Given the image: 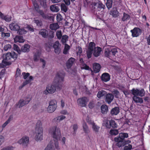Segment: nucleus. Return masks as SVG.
<instances>
[{
	"instance_id": "obj_1",
	"label": "nucleus",
	"mask_w": 150,
	"mask_h": 150,
	"mask_svg": "<svg viewBox=\"0 0 150 150\" xmlns=\"http://www.w3.org/2000/svg\"><path fill=\"white\" fill-rule=\"evenodd\" d=\"M64 76V74L57 73L54 78L52 83L47 85L46 89L43 91V93L46 95L49 94H52L55 92L56 90H61Z\"/></svg>"
},
{
	"instance_id": "obj_2",
	"label": "nucleus",
	"mask_w": 150,
	"mask_h": 150,
	"mask_svg": "<svg viewBox=\"0 0 150 150\" xmlns=\"http://www.w3.org/2000/svg\"><path fill=\"white\" fill-rule=\"evenodd\" d=\"M17 57V55L14 52H12L11 53H7L3 57L4 59L1 63H0V67L4 68V67L10 65L11 62L13 60L12 59L15 60Z\"/></svg>"
},
{
	"instance_id": "obj_3",
	"label": "nucleus",
	"mask_w": 150,
	"mask_h": 150,
	"mask_svg": "<svg viewBox=\"0 0 150 150\" xmlns=\"http://www.w3.org/2000/svg\"><path fill=\"white\" fill-rule=\"evenodd\" d=\"M35 139L37 141H41L43 139V129L41 122L38 121L36 124L35 129Z\"/></svg>"
},
{
	"instance_id": "obj_4",
	"label": "nucleus",
	"mask_w": 150,
	"mask_h": 150,
	"mask_svg": "<svg viewBox=\"0 0 150 150\" xmlns=\"http://www.w3.org/2000/svg\"><path fill=\"white\" fill-rule=\"evenodd\" d=\"M49 132L52 137L58 141L60 140L61 136L60 129L56 126L50 127L49 129Z\"/></svg>"
},
{
	"instance_id": "obj_5",
	"label": "nucleus",
	"mask_w": 150,
	"mask_h": 150,
	"mask_svg": "<svg viewBox=\"0 0 150 150\" xmlns=\"http://www.w3.org/2000/svg\"><path fill=\"white\" fill-rule=\"evenodd\" d=\"M128 135L127 133H120L118 137H115L114 141L117 142V145L119 147L124 146L126 143L125 141V138L128 137Z\"/></svg>"
},
{
	"instance_id": "obj_6",
	"label": "nucleus",
	"mask_w": 150,
	"mask_h": 150,
	"mask_svg": "<svg viewBox=\"0 0 150 150\" xmlns=\"http://www.w3.org/2000/svg\"><path fill=\"white\" fill-rule=\"evenodd\" d=\"M105 56L109 58L112 55L115 56L117 52V48L112 46H108L105 47Z\"/></svg>"
},
{
	"instance_id": "obj_7",
	"label": "nucleus",
	"mask_w": 150,
	"mask_h": 150,
	"mask_svg": "<svg viewBox=\"0 0 150 150\" xmlns=\"http://www.w3.org/2000/svg\"><path fill=\"white\" fill-rule=\"evenodd\" d=\"M105 6L101 3L97 4L93 3V6L92 7V11L95 14H100V12H102L104 9Z\"/></svg>"
},
{
	"instance_id": "obj_8",
	"label": "nucleus",
	"mask_w": 150,
	"mask_h": 150,
	"mask_svg": "<svg viewBox=\"0 0 150 150\" xmlns=\"http://www.w3.org/2000/svg\"><path fill=\"white\" fill-rule=\"evenodd\" d=\"M60 149L58 141L53 140L50 142L44 150H59Z\"/></svg>"
},
{
	"instance_id": "obj_9",
	"label": "nucleus",
	"mask_w": 150,
	"mask_h": 150,
	"mask_svg": "<svg viewBox=\"0 0 150 150\" xmlns=\"http://www.w3.org/2000/svg\"><path fill=\"white\" fill-rule=\"evenodd\" d=\"M57 102L55 100H52L49 102V105L47 109L49 113H52L56 110L57 107Z\"/></svg>"
},
{
	"instance_id": "obj_10",
	"label": "nucleus",
	"mask_w": 150,
	"mask_h": 150,
	"mask_svg": "<svg viewBox=\"0 0 150 150\" xmlns=\"http://www.w3.org/2000/svg\"><path fill=\"white\" fill-rule=\"evenodd\" d=\"M94 42H90L88 45V47L86 51V54L88 58L91 57L93 52L96 47Z\"/></svg>"
},
{
	"instance_id": "obj_11",
	"label": "nucleus",
	"mask_w": 150,
	"mask_h": 150,
	"mask_svg": "<svg viewBox=\"0 0 150 150\" xmlns=\"http://www.w3.org/2000/svg\"><path fill=\"white\" fill-rule=\"evenodd\" d=\"M86 121L89 124L92 125V129L94 132L96 133H98L99 132L100 127L96 125L90 118L88 117L86 119Z\"/></svg>"
},
{
	"instance_id": "obj_12",
	"label": "nucleus",
	"mask_w": 150,
	"mask_h": 150,
	"mask_svg": "<svg viewBox=\"0 0 150 150\" xmlns=\"http://www.w3.org/2000/svg\"><path fill=\"white\" fill-rule=\"evenodd\" d=\"M131 91L134 96H139L142 97L144 95L145 92L144 89L140 90L137 88H133Z\"/></svg>"
},
{
	"instance_id": "obj_13",
	"label": "nucleus",
	"mask_w": 150,
	"mask_h": 150,
	"mask_svg": "<svg viewBox=\"0 0 150 150\" xmlns=\"http://www.w3.org/2000/svg\"><path fill=\"white\" fill-rule=\"evenodd\" d=\"M31 100V98L29 97H26L24 99H21L17 104V106L19 108L22 107L25 105L28 104Z\"/></svg>"
},
{
	"instance_id": "obj_14",
	"label": "nucleus",
	"mask_w": 150,
	"mask_h": 150,
	"mask_svg": "<svg viewBox=\"0 0 150 150\" xmlns=\"http://www.w3.org/2000/svg\"><path fill=\"white\" fill-rule=\"evenodd\" d=\"M29 142V138L26 136L23 137L17 142V143L20 144L24 146H27Z\"/></svg>"
},
{
	"instance_id": "obj_15",
	"label": "nucleus",
	"mask_w": 150,
	"mask_h": 150,
	"mask_svg": "<svg viewBox=\"0 0 150 150\" xmlns=\"http://www.w3.org/2000/svg\"><path fill=\"white\" fill-rule=\"evenodd\" d=\"M88 101V99L86 97H83L77 100V103L78 105L82 107L85 106Z\"/></svg>"
},
{
	"instance_id": "obj_16",
	"label": "nucleus",
	"mask_w": 150,
	"mask_h": 150,
	"mask_svg": "<svg viewBox=\"0 0 150 150\" xmlns=\"http://www.w3.org/2000/svg\"><path fill=\"white\" fill-rule=\"evenodd\" d=\"M130 32L132 33V36L133 37L139 36L142 33V31L139 28L136 27L131 30Z\"/></svg>"
},
{
	"instance_id": "obj_17",
	"label": "nucleus",
	"mask_w": 150,
	"mask_h": 150,
	"mask_svg": "<svg viewBox=\"0 0 150 150\" xmlns=\"http://www.w3.org/2000/svg\"><path fill=\"white\" fill-rule=\"evenodd\" d=\"M110 14L112 16L113 18H117L119 16V13L117 8H113L110 11Z\"/></svg>"
},
{
	"instance_id": "obj_18",
	"label": "nucleus",
	"mask_w": 150,
	"mask_h": 150,
	"mask_svg": "<svg viewBox=\"0 0 150 150\" xmlns=\"http://www.w3.org/2000/svg\"><path fill=\"white\" fill-rule=\"evenodd\" d=\"M101 78L103 81L107 82L110 79V76L108 73H105L102 74Z\"/></svg>"
},
{
	"instance_id": "obj_19",
	"label": "nucleus",
	"mask_w": 150,
	"mask_h": 150,
	"mask_svg": "<svg viewBox=\"0 0 150 150\" xmlns=\"http://www.w3.org/2000/svg\"><path fill=\"white\" fill-rule=\"evenodd\" d=\"M60 6V4H53L50 6V8L52 12H57L59 10Z\"/></svg>"
},
{
	"instance_id": "obj_20",
	"label": "nucleus",
	"mask_w": 150,
	"mask_h": 150,
	"mask_svg": "<svg viewBox=\"0 0 150 150\" xmlns=\"http://www.w3.org/2000/svg\"><path fill=\"white\" fill-rule=\"evenodd\" d=\"M102 51V49L100 47H97L93 52V55L95 57H98L100 56Z\"/></svg>"
},
{
	"instance_id": "obj_21",
	"label": "nucleus",
	"mask_w": 150,
	"mask_h": 150,
	"mask_svg": "<svg viewBox=\"0 0 150 150\" xmlns=\"http://www.w3.org/2000/svg\"><path fill=\"white\" fill-rule=\"evenodd\" d=\"M33 77L32 76H30L28 79H27L22 84L21 86L19 87V89H21L25 85L30 83L33 80Z\"/></svg>"
},
{
	"instance_id": "obj_22",
	"label": "nucleus",
	"mask_w": 150,
	"mask_h": 150,
	"mask_svg": "<svg viewBox=\"0 0 150 150\" xmlns=\"http://www.w3.org/2000/svg\"><path fill=\"white\" fill-rule=\"evenodd\" d=\"M9 27L11 30L14 31H18L20 27L16 23H12L10 24Z\"/></svg>"
},
{
	"instance_id": "obj_23",
	"label": "nucleus",
	"mask_w": 150,
	"mask_h": 150,
	"mask_svg": "<svg viewBox=\"0 0 150 150\" xmlns=\"http://www.w3.org/2000/svg\"><path fill=\"white\" fill-rule=\"evenodd\" d=\"M114 98V96L112 94H108L106 96V101L108 104H110L113 100Z\"/></svg>"
},
{
	"instance_id": "obj_24",
	"label": "nucleus",
	"mask_w": 150,
	"mask_h": 150,
	"mask_svg": "<svg viewBox=\"0 0 150 150\" xmlns=\"http://www.w3.org/2000/svg\"><path fill=\"white\" fill-rule=\"evenodd\" d=\"M75 61L74 58H70L67 61L66 63V66L68 69L70 68L72 66Z\"/></svg>"
},
{
	"instance_id": "obj_25",
	"label": "nucleus",
	"mask_w": 150,
	"mask_h": 150,
	"mask_svg": "<svg viewBox=\"0 0 150 150\" xmlns=\"http://www.w3.org/2000/svg\"><path fill=\"white\" fill-rule=\"evenodd\" d=\"M93 68L95 72L97 73L100 71V66L99 64L95 63L93 64Z\"/></svg>"
},
{
	"instance_id": "obj_26",
	"label": "nucleus",
	"mask_w": 150,
	"mask_h": 150,
	"mask_svg": "<svg viewBox=\"0 0 150 150\" xmlns=\"http://www.w3.org/2000/svg\"><path fill=\"white\" fill-rule=\"evenodd\" d=\"M14 40L15 42L23 43L25 41V40L23 39V37L19 36H16L14 38Z\"/></svg>"
},
{
	"instance_id": "obj_27",
	"label": "nucleus",
	"mask_w": 150,
	"mask_h": 150,
	"mask_svg": "<svg viewBox=\"0 0 150 150\" xmlns=\"http://www.w3.org/2000/svg\"><path fill=\"white\" fill-rule=\"evenodd\" d=\"M120 110L118 107H115L112 109L110 113L112 115H117L119 112Z\"/></svg>"
},
{
	"instance_id": "obj_28",
	"label": "nucleus",
	"mask_w": 150,
	"mask_h": 150,
	"mask_svg": "<svg viewBox=\"0 0 150 150\" xmlns=\"http://www.w3.org/2000/svg\"><path fill=\"white\" fill-rule=\"evenodd\" d=\"M133 100L136 103H143V100L142 98L137 97V96H134Z\"/></svg>"
},
{
	"instance_id": "obj_29",
	"label": "nucleus",
	"mask_w": 150,
	"mask_h": 150,
	"mask_svg": "<svg viewBox=\"0 0 150 150\" xmlns=\"http://www.w3.org/2000/svg\"><path fill=\"white\" fill-rule=\"evenodd\" d=\"M50 28L51 30H55L59 28V26L57 23H56L50 24Z\"/></svg>"
},
{
	"instance_id": "obj_30",
	"label": "nucleus",
	"mask_w": 150,
	"mask_h": 150,
	"mask_svg": "<svg viewBox=\"0 0 150 150\" xmlns=\"http://www.w3.org/2000/svg\"><path fill=\"white\" fill-rule=\"evenodd\" d=\"M101 110L102 113L105 114L107 113L108 110V108L106 105H103L101 107Z\"/></svg>"
},
{
	"instance_id": "obj_31",
	"label": "nucleus",
	"mask_w": 150,
	"mask_h": 150,
	"mask_svg": "<svg viewBox=\"0 0 150 150\" xmlns=\"http://www.w3.org/2000/svg\"><path fill=\"white\" fill-rule=\"evenodd\" d=\"M43 18H46L47 17V15L45 13L44 11L39 9V6L38 7L37 10H35Z\"/></svg>"
},
{
	"instance_id": "obj_32",
	"label": "nucleus",
	"mask_w": 150,
	"mask_h": 150,
	"mask_svg": "<svg viewBox=\"0 0 150 150\" xmlns=\"http://www.w3.org/2000/svg\"><path fill=\"white\" fill-rule=\"evenodd\" d=\"M83 130L85 133L88 134L90 132V130L86 123H84L83 124Z\"/></svg>"
},
{
	"instance_id": "obj_33",
	"label": "nucleus",
	"mask_w": 150,
	"mask_h": 150,
	"mask_svg": "<svg viewBox=\"0 0 150 150\" xmlns=\"http://www.w3.org/2000/svg\"><path fill=\"white\" fill-rule=\"evenodd\" d=\"M103 125L107 128H110V121L108 119H105L103 121Z\"/></svg>"
},
{
	"instance_id": "obj_34",
	"label": "nucleus",
	"mask_w": 150,
	"mask_h": 150,
	"mask_svg": "<svg viewBox=\"0 0 150 150\" xmlns=\"http://www.w3.org/2000/svg\"><path fill=\"white\" fill-rule=\"evenodd\" d=\"M66 117L63 115H61L54 118V121L60 122L66 118Z\"/></svg>"
},
{
	"instance_id": "obj_35",
	"label": "nucleus",
	"mask_w": 150,
	"mask_h": 150,
	"mask_svg": "<svg viewBox=\"0 0 150 150\" xmlns=\"http://www.w3.org/2000/svg\"><path fill=\"white\" fill-rule=\"evenodd\" d=\"M46 32L47 30L45 29H42L40 30L39 33L43 37L46 38L47 36Z\"/></svg>"
},
{
	"instance_id": "obj_36",
	"label": "nucleus",
	"mask_w": 150,
	"mask_h": 150,
	"mask_svg": "<svg viewBox=\"0 0 150 150\" xmlns=\"http://www.w3.org/2000/svg\"><path fill=\"white\" fill-rule=\"evenodd\" d=\"M30 46L28 45L25 44L21 48L22 51L24 52H28L29 50Z\"/></svg>"
},
{
	"instance_id": "obj_37",
	"label": "nucleus",
	"mask_w": 150,
	"mask_h": 150,
	"mask_svg": "<svg viewBox=\"0 0 150 150\" xmlns=\"http://www.w3.org/2000/svg\"><path fill=\"white\" fill-rule=\"evenodd\" d=\"M70 49L69 46L67 44H65L64 49L63 52L64 54H67L68 53L69 50Z\"/></svg>"
},
{
	"instance_id": "obj_38",
	"label": "nucleus",
	"mask_w": 150,
	"mask_h": 150,
	"mask_svg": "<svg viewBox=\"0 0 150 150\" xmlns=\"http://www.w3.org/2000/svg\"><path fill=\"white\" fill-rule=\"evenodd\" d=\"M40 54V52H38L37 53L35 54L34 57V61L37 62L39 59Z\"/></svg>"
},
{
	"instance_id": "obj_39",
	"label": "nucleus",
	"mask_w": 150,
	"mask_h": 150,
	"mask_svg": "<svg viewBox=\"0 0 150 150\" xmlns=\"http://www.w3.org/2000/svg\"><path fill=\"white\" fill-rule=\"evenodd\" d=\"M112 0H107L106 6L108 9L112 7Z\"/></svg>"
},
{
	"instance_id": "obj_40",
	"label": "nucleus",
	"mask_w": 150,
	"mask_h": 150,
	"mask_svg": "<svg viewBox=\"0 0 150 150\" xmlns=\"http://www.w3.org/2000/svg\"><path fill=\"white\" fill-rule=\"evenodd\" d=\"M61 9L62 11L66 13L68 10V7L64 3L60 5Z\"/></svg>"
},
{
	"instance_id": "obj_41",
	"label": "nucleus",
	"mask_w": 150,
	"mask_h": 150,
	"mask_svg": "<svg viewBox=\"0 0 150 150\" xmlns=\"http://www.w3.org/2000/svg\"><path fill=\"white\" fill-rule=\"evenodd\" d=\"M110 127H112L113 128H117V125L115 121L113 120H111L110 121Z\"/></svg>"
},
{
	"instance_id": "obj_42",
	"label": "nucleus",
	"mask_w": 150,
	"mask_h": 150,
	"mask_svg": "<svg viewBox=\"0 0 150 150\" xmlns=\"http://www.w3.org/2000/svg\"><path fill=\"white\" fill-rule=\"evenodd\" d=\"M106 94V92L105 91H100L98 92L97 96L99 98H100L105 95Z\"/></svg>"
},
{
	"instance_id": "obj_43",
	"label": "nucleus",
	"mask_w": 150,
	"mask_h": 150,
	"mask_svg": "<svg viewBox=\"0 0 150 150\" xmlns=\"http://www.w3.org/2000/svg\"><path fill=\"white\" fill-rule=\"evenodd\" d=\"M68 36L66 35H64L62 37L61 41L63 44L66 43L68 41Z\"/></svg>"
},
{
	"instance_id": "obj_44",
	"label": "nucleus",
	"mask_w": 150,
	"mask_h": 150,
	"mask_svg": "<svg viewBox=\"0 0 150 150\" xmlns=\"http://www.w3.org/2000/svg\"><path fill=\"white\" fill-rule=\"evenodd\" d=\"M27 31L25 30L24 29H19L17 31V33L19 35L24 34L26 33Z\"/></svg>"
},
{
	"instance_id": "obj_45",
	"label": "nucleus",
	"mask_w": 150,
	"mask_h": 150,
	"mask_svg": "<svg viewBox=\"0 0 150 150\" xmlns=\"http://www.w3.org/2000/svg\"><path fill=\"white\" fill-rule=\"evenodd\" d=\"M119 132L117 129H111L110 130L109 133L111 135H116L118 134Z\"/></svg>"
},
{
	"instance_id": "obj_46",
	"label": "nucleus",
	"mask_w": 150,
	"mask_h": 150,
	"mask_svg": "<svg viewBox=\"0 0 150 150\" xmlns=\"http://www.w3.org/2000/svg\"><path fill=\"white\" fill-rule=\"evenodd\" d=\"M56 35L57 38L60 39L62 36V33L61 30H57L56 32Z\"/></svg>"
},
{
	"instance_id": "obj_47",
	"label": "nucleus",
	"mask_w": 150,
	"mask_h": 150,
	"mask_svg": "<svg viewBox=\"0 0 150 150\" xmlns=\"http://www.w3.org/2000/svg\"><path fill=\"white\" fill-rule=\"evenodd\" d=\"M40 3L41 5L44 8H47L46 0H41Z\"/></svg>"
},
{
	"instance_id": "obj_48",
	"label": "nucleus",
	"mask_w": 150,
	"mask_h": 150,
	"mask_svg": "<svg viewBox=\"0 0 150 150\" xmlns=\"http://www.w3.org/2000/svg\"><path fill=\"white\" fill-rule=\"evenodd\" d=\"M32 1L35 9L37 10L39 5L37 3V1L36 0H32Z\"/></svg>"
},
{
	"instance_id": "obj_49",
	"label": "nucleus",
	"mask_w": 150,
	"mask_h": 150,
	"mask_svg": "<svg viewBox=\"0 0 150 150\" xmlns=\"http://www.w3.org/2000/svg\"><path fill=\"white\" fill-rule=\"evenodd\" d=\"M13 148L12 146H8L3 147L0 150H13Z\"/></svg>"
},
{
	"instance_id": "obj_50",
	"label": "nucleus",
	"mask_w": 150,
	"mask_h": 150,
	"mask_svg": "<svg viewBox=\"0 0 150 150\" xmlns=\"http://www.w3.org/2000/svg\"><path fill=\"white\" fill-rule=\"evenodd\" d=\"M13 49L14 50L16 51L18 54H20L21 52V51L18 47V46L14 44L13 45Z\"/></svg>"
},
{
	"instance_id": "obj_51",
	"label": "nucleus",
	"mask_w": 150,
	"mask_h": 150,
	"mask_svg": "<svg viewBox=\"0 0 150 150\" xmlns=\"http://www.w3.org/2000/svg\"><path fill=\"white\" fill-rule=\"evenodd\" d=\"M5 70L4 69H2L0 73V79L3 78L5 74Z\"/></svg>"
},
{
	"instance_id": "obj_52",
	"label": "nucleus",
	"mask_w": 150,
	"mask_h": 150,
	"mask_svg": "<svg viewBox=\"0 0 150 150\" xmlns=\"http://www.w3.org/2000/svg\"><path fill=\"white\" fill-rule=\"evenodd\" d=\"M11 48V45L10 44H8V45H6L4 46V49L5 51H7L9 50Z\"/></svg>"
},
{
	"instance_id": "obj_53",
	"label": "nucleus",
	"mask_w": 150,
	"mask_h": 150,
	"mask_svg": "<svg viewBox=\"0 0 150 150\" xmlns=\"http://www.w3.org/2000/svg\"><path fill=\"white\" fill-rule=\"evenodd\" d=\"M22 75L23 76V78L24 79H26L29 76L30 73H29L23 72L22 73Z\"/></svg>"
},
{
	"instance_id": "obj_54",
	"label": "nucleus",
	"mask_w": 150,
	"mask_h": 150,
	"mask_svg": "<svg viewBox=\"0 0 150 150\" xmlns=\"http://www.w3.org/2000/svg\"><path fill=\"white\" fill-rule=\"evenodd\" d=\"M4 137L2 135H0V146L4 142Z\"/></svg>"
},
{
	"instance_id": "obj_55",
	"label": "nucleus",
	"mask_w": 150,
	"mask_h": 150,
	"mask_svg": "<svg viewBox=\"0 0 150 150\" xmlns=\"http://www.w3.org/2000/svg\"><path fill=\"white\" fill-rule=\"evenodd\" d=\"M59 42L58 41H56L54 43L53 47L54 48H59Z\"/></svg>"
},
{
	"instance_id": "obj_56",
	"label": "nucleus",
	"mask_w": 150,
	"mask_h": 150,
	"mask_svg": "<svg viewBox=\"0 0 150 150\" xmlns=\"http://www.w3.org/2000/svg\"><path fill=\"white\" fill-rule=\"evenodd\" d=\"M132 149V146L131 144H128L124 147V150H130Z\"/></svg>"
},
{
	"instance_id": "obj_57",
	"label": "nucleus",
	"mask_w": 150,
	"mask_h": 150,
	"mask_svg": "<svg viewBox=\"0 0 150 150\" xmlns=\"http://www.w3.org/2000/svg\"><path fill=\"white\" fill-rule=\"evenodd\" d=\"M10 120V118H9L2 125V126H1L4 129V128L6 125L9 123Z\"/></svg>"
},
{
	"instance_id": "obj_58",
	"label": "nucleus",
	"mask_w": 150,
	"mask_h": 150,
	"mask_svg": "<svg viewBox=\"0 0 150 150\" xmlns=\"http://www.w3.org/2000/svg\"><path fill=\"white\" fill-rule=\"evenodd\" d=\"M72 128L74 129V133L75 134L78 128V126L76 124H74L73 125Z\"/></svg>"
},
{
	"instance_id": "obj_59",
	"label": "nucleus",
	"mask_w": 150,
	"mask_h": 150,
	"mask_svg": "<svg viewBox=\"0 0 150 150\" xmlns=\"http://www.w3.org/2000/svg\"><path fill=\"white\" fill-rule=\"evenodd\" d=\"M60 113L61 114L64 115H68L69 114L67 110H61L60 112Z\"/></svg>"
},
{
	"instance_id": "obj_60",
	"label": "nucleus",
	"mask_w": 150,
	"mask_h": 150,
	"mask_svg": "<svg viewBox=\"0 0 150 150\" xmlns=\"http://www.w3.org/2000/svg\"><path fill=\"white\" fill-rule=\"evenodd\" d=\"M130 16L127 14L125 13H123V17L122 19H129Z\"/></svg>"
},
{
	"instance_id": "obj_61",
	"label": "nucleus",
	"mask_w": 150,
	"mask_h": 150,
	"mask_svg": "<svg viewBox=\"0 0 150 150\" xmlns=\"http://www.w3.org/2000/svg\"><path fill=\"white\" fill-rule=\"evenodd\" d=\"M35 22L36 23L37 25L38 26H41L42 25V22L38 20H35Z\"/></svg>"
},
{
	"instance_id": "obj_62",
	"label": "nucleus",
	"mask_w": 150,
	"mask_h": 150,
	"mask_svg": "<svg viewBox=\"0 0 150 150\" xmlns=\"http://www.w3.org/2000/svg\"><path fill=\"white\" fill-rule=\"evenodd\" d=\"M21 74V71L20 69L18 68L16 74V76L18 77L20 76Z\"/></svg>"
},
{
	"instance_id": "obj_63",
	"label": "nucleus",
	"mask_w": 150,
	"mask_h": 150,
	"mask_svg": "<svg viewBox=\"0 0 150 150\" xmlns=\"http://www.w3.org/2000/svg\"><path fill=\"white\" fill-rule=\"evenodd\" d=\"M122 92L125 95V96L126 97L127 96L129 95L130 94V92L129 91L127 90H122Z\"/></svg>"
},
{
	"instance_id": "obj_64",
	"label": "nucleus",
	"mask_w": 150,
	"mask_h": 150,
	"mask_svg": "<svg viewBox=\"0 0 150 150\" xmlns=\"http://www.w3.org/2000/svg\"><path fill=\"white\" fill-rule=\"evenodd\" d=\"M0 17L1 19H7L6 16L4 15L0 11Z\"/></svg>"
}]
</instances>
